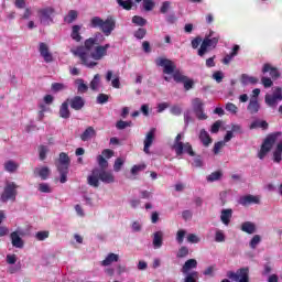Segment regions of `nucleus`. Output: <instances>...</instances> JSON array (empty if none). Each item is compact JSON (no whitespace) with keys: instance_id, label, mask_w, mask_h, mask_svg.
Masks as SVG:
<instances>
[{"instance_id":"nucleus-1","label":"nucleus","mask_w":282,"mask_h":282,"mask_svg":"<svg viewBox=\"0 0 282 282\" xmlns=\"http://www.w3.org/2000/svg\"><path fill=\"white\" fill-rule=\"evenodd\" d=\"M89 28H93L94 30L100 29L102 33L96 32L93 37L85 40L84 46H77L76 48L70 50V52L82 61V65H85L86 67H96L98 62L89 61L91 50L98 47L101 43H105V36H111V33L116 30V19L109 17L106 20H102L100 17H93L89 22Z\"/></svg>"},{"instance_id":"nucleus-2","label":"nucleus","mask_w":282,"mask_h":282,"mask_svg":"<svg viewBox=\"0 0 282 282\" xmlns=\"http://www.w3.org/2000/svg\"><path fill=\"white\" fill-rule=\"evenodd\" d=\"M69 164H72V159H69V155L65 152L59 153L55 165L61 175V184H65V182H67V175L69 174Z\"/></svg>"},{"instance_id":"nucleus-3","label":"nucleus","mask_w":282,"mask_h":282,"mask_svg":"<svg viewBox=\"0 0 282 282\" xmlns=\"http://www.w3.org/2000/svg\"><path fill=\"white\" fill-rule=\"evenodd\" d=\"M281 132H273L267 135L258 153L259 160H263L265 155H268V153L272 151V147L276 144V141L279 140V138H281Z\"/></svg>"},{"instance_id":"nucleus-4","label":"nucleus","mask_w":282,"mask_h":282,"mask_svg":"<svg viewBox=\"0 0 282 282\" xmlns=\"http://www.w3.org/2000/svg\"><path fill=\"white\" fill-rule=\"evenodd\" d=\"M19 185H17V183L7 182L0 196V200L2 202V204H6L8 202H17V195H19V192L17 191Z\"/></svg>"},{"instance_id":"nucleus-5","label":"nucleus","mask_w":282,"mask_h":282,"mask_svg":"<svg viewBox=\"0 0 282 282\" xmlns=\"http://www.w3.org/2000/svg\"><path fill=\"white\" fill-rule=\"evenodd\" d=\"M219 39H221L219 35H216L214 37L205 36L200 47L197 51V55L200 56V58H204L210 50H215L217 45L219 44Z\"/></svg>"},{"instance_id":"nucleus-6","label":"nucleus","mask_w":282,"mask_h":282,"mask_svg":"<svg viewBox=\"0 0 282 282\" xmlns=\"http://www.w3.org/2000/svg\"><path fill=\"white\" fill-rule=\"evenodd\" d=\"M227 276L235 282H250V268H240L236 272L228 271Z\"/></svg>"},{"instance_id":"nucleus-7","label":"nucleus","mask_w":282,"mask_h":282,"mask_svg":"<svg viewBox=\"0 0 282 282\" xmlns=\"http://www.w3.org/2000/svg\"><path fill=\"white\" fill-rule=\"evenodd\" d=\"M56 11L52 7L37 10L41 25H52L54 23V13Z\"/></svg>"},{"instance_id":"nucleus-8","label":"nucleus","mask_w":282,"mask_h":282,"mask_svg":"<svg viewBox=\"0 0 282 282\" xmlns=\"http://www.w3.org/2000/svg\"><path fill=\"white\" fill-rule=\"evenodd\" d=\"M155 64L158 65V67H162L163 68V74H175V69L177 66H175V63H173V61L166 58V57H158L155 59Z\"/></svg>"},{"instance_id":"nucleus-9","label":"nucleus","mask_w":282,"mask_h":282,"mask_svg":"<svg viewBox=\"0 0 282 282\" xmlns=\"http://www.w3.org/2000/svg\"><path fill=\"white\" fill-rule=\"evenodd\" d=\"M193 111L198 120H207L208 116L204 113V101L199 98L192 100Z\"/></svg>"},{"instance_id":"nucleus-10","label":"nucleus","mask_w":282,"mask_h":282,"mask_svg":"<svg viewBox=\"0 0 282 282\" xmlns=\"http://www.w3.org/2000/svg\"><path fill=\"white\" fill-rule=\"evenodd\" d=\"M111 47L110 44L95 46L94 52H90V58L94 61H102L107 56V50Z\"/></svg>"},{"instance_id":"nucleus-11","label":"nucleus","mask_w":282,"mask_h":282,"mask_svg":"<svg viewBox=\"0 0 282 282\" xmlns=\"http://www.w3.org/2000/svg\"><path fill=\"white\" fill-rule=\"evenodd\" d=\"M66 102H68L70 109H74L75 111H80L85 107V99L80 96L68 98L66 99Z\"/></svg>"},{"instance_id":"nucleus-12","label":"nucleus","mask_w":282,"mask_h":282,"mask_svg":"<svg viewBox=\"0 0 282 282\" xmlns=\"http://www.w3.org/2000/svg\"><path fill=\"white\" fill-rule=\"evenodd\" d=\"M39 52L45 63H52L54 61V56L50 52V46H47L44 42L40 43Z\"/></svg>"},{"instance_id":"nucleus-13","label":"nucleus","mask_w":282,"mask_h":282,"mask_svg":"<svg viewBox=\"0 0 282 282\" xmlns=\"http://www.w3.org/2000/svg\"><path fill=\"white\" fill-rule=\"evenodd\" d=\"M182 133H178L174 139L173 150L175 151V154L177 158L184 155V142H182Z\"/></svg>"},{"instance_id":"nucleus-14","label":"nucleus","mask_w":282,"mask_h":282,"mask_svg":"<svg viewBox=\"0 0 282 282\" xmlns=\"http://www.w3.org/2000/svg\"><path fill=\"white\" fill-rule=\"evenodd\" d=\"M238 203L240 204V206H250L251 204H260L261 199L259 198V196L249 194L240 197Z\"/></svg>"},{"instance_id":"nucleus-15","label":"nucleus","mask_w":282,"mask_h":282,"mask_svg":"<svg viewBox=\"0 0 282 282\" xmlns=\"http://www.w3.org/2000/svg\"><path fill=\"white\" fill-rule=\"evenodd\" d=\"M268 73L270 74L273 80H276V78H281V73L279 72V68L267 63L262 67V74H268Z\"/></svg>"},{"instance_id":"nucleus-16","label":"nucleus","mask_w":282,"mask_h":282,"mask_svg":"<svg viewBox=\"0 0 282 282\" xmlns=\"http://www.w3.org/2000/svg\"><path fill=\"white\" fill-rule=\"evenodd\" d=\"M99 173V180L100 182H104V184H113L116 182V177L113 176V173L105 170L98 169Z\"/></svg>"},{"instance_id":"nucleus-17","label":"nucleus","mask_w":282,"mask_h":282,"mask_svg":"<svg viewBox=\"0 0 282 282\" xmlns=\"http://www.w3.org/2000/svg\"><path fill=\"white\" fill-rule=\"evenodd\" d=\"M154 140H155V128H151L144 139V148H143L144 153H149V149H151V145L153 144Z\"/></svg>"},{"instance_id":"nucleus-18","label":"nucleus","mask_w":282,"mask_h":282,"mask_svg":"<svg viewBox=\"0 0 282 282\" xmlns=\"http://www.w3.org/2000/svg\"><path fill=\"white\" fill-rule=\"evenodd\" d=\"M260 109H261V104H259V99L250 98L249 105L247 106V111H249L251 116H256V113H259Z\"/></svg>"},{"instance_id":"nucleus-19","label":"nucleus","mask_w":282,"mask_h":282,"mask_svg":"<svg viewBox=\"0 0 282 282\" xmlns=\"http://www.w3.org/2000/svg\"><path fill=\"white\" fill-rule=\"evenodd\" d=\"M87 182L89 186H93L94 188H98V186H100V175L98 169L93 170L91 175L87 177Z\"/></svg>"},{"instance_id":"nucleus-20","label":"nucleus","mask_w":282,"mask_h":282,"mask_svg":"<svg viewBox=\"0 0 282 282\" xmlns=\"http://www.w3.org/2000/svg\"><path fill=\"white\" fill-rule=\"evenodd\" d=\"M120 261V256L117 253H108L105 260L100 262V265L107 268L111 265V263H118Z\"/></svg>"},{"instance_id":"nucleus-21","label":"nucleus","mask_w":282,"mask_h":282,"mask_svg":"<svg viewBox=\"0 0 282 282\" xmlns=\"http://www.w3.org/2000/svg\"><path fill=\"white\" fill-rule=\"evenodd\" d=\"M197 268V260L196 259H188L182 267L181 272L182 274L191 273V270H195Z\"/></svg>"},{"instance_id":"nucleus-22","label":"nucleus","mask_w":282,"mask_h":282,"mask_svg":"<svg viewBox=\"0 0 282 282\" xmlns=\"http://www.w3.org/2000/svg\"><path fill=\"white\" fill-rule=\"evenodd\" d=\"M198 138L204 147H210V144H213V138H210L206 129L200 130Z\"/></svg>"},{"instance_id":"nucleus-23","label":"nucleus","mask_w":282,"mask_h":282,"mask_svg":"<svg viewBox=\"0 0 282 282\" xmlns=\"http://www.w3.org/2000/svg\"><path fill=\"white\" fill-rule=\"evenodd\" d=\"M152 243L155 250L160 249V247L164 243V232L162 231L154 232Z\"/></svg>"},{"instance_id":"nucleus-24","label":"nucleus","mask_w":282,"mask_h":282,"mask_svg":"<svg viewBox=\"0 0 282 282\" xmlns=\"http://www.w3.org/2000/svg\"><path fill=\"white\" fill-rule=\"evenodd\" d=\"M72 117V112L69 111V104L64 101L59 107V118H63L64 120H68V118Z\"/></svg>"},{"instance_id":"nucleus-25","label":"nucleus","mask_w":282,"mask_h":282,"mask_svg":"<svg viewBox=\"0 0 282 282\" xmlns=\"http://www.w3.org/2000/svg\"><path fill=\"white\" fill-rule=\"evenodd\" d=\"M10 238L13 248H23L24 242L23 239H21V236H19V232H11Z\"/></svg>"},{"instance_id":"nucleus-26","label":"nucleus","mask_w":282,"mask_h":282,"mask_svg":"<svg viewBox=\"0 0 282 282\" xmlns=\"http://www.w3.org/2000/svg\"><path fill=\"white\" fill-rule=\"evenodd\" d=\"M91 138H96V129L90 126L80 134V140L83 142H88Z\"/></svg>"},{"instance_id":"nucleus-27","label":"nucleus","mask_w":282,"mask_h":282,"mask_svg":"<svg viewBox=\"0 0 282 282\" xmlns=\"http://www.w3.org/2000/svg\"><path fill=\"white\" fill-rule=\"evenodd\" d=\"M230 219H232V210L230 208L223 209L220 213V220L225 226H230Z\"/></svg>"},{"instance_id":"nucleus-28","label":"nucleus","mask_w":282,"mask_h":282,"mask_svg":"<svg viewBox=\"0 0 282 282\" xmlns=\"http://www.w3.org/2000/svg\"><path fill=\"white\" fill-rule=\"evenodd\" d=\"M70 39L76 41V43H80V41H83V36L80 35V25L75 24L72 26Z\"/></svg>"},{"instance_id":"nucleus-29","label":"nucleus","mask_w":282,"mask_h":282,"mask_svg":"<svg viewBox=\"0 0 282 282\" xmlns=\"http://www.w3.org/2000/svg\"><path fill=\"white\" fill-rule=\"evenodd\" d=\"M240 83L242 85H257V83H259V79L257 77H252L247 74H242L241 78H240Z\"/></svg>"},{"instance_id":"nucleus-30","label":"nucleus","mask_w":282,"mask_h":282,"mask_svg":"<svg viewBox=\"0 0 282 282\" xmlns=\"http://www.w3.org/2000/svg\"><path fill=\"white\" fill-rule=\"evenodd\" d=\"M270 124L265 120H256L250 124V129H262L263 131L268 130Z\"/></svg>"},{"instance_id":"nucleus-31","label":"nucleus","mask_w":282,"mask_h":282,"mask_svg":"<svg viewBox=\"0 0 282 282\" xmlns=\"http://www.w3.org/2000/svg\"><path fill=\"white\" fill-rule=\"evenodd\" d=\"M241 230L242 232H247V235H253V232H256L257 230V227L254 226V224L246 221L241 225Z\"/></svg>"},{"instance_id":"nucleus-32","label":"nucleus","mask_w":282,"mask_h":282,"mask_svg":"<svg viewBox=\"0 0 282 282\" xmlns=\"http://www.w3.org/2000/svg\"><path fill=\"white\" fill-rule=\"evenodd\" d=\"M18 169H19V163L12 160H9L4 163V171H7V173H14Z\"/></svg>"},{"instance_id":"nucleus-33","label":"nucleus","mask_w":282,"mask_h":282,"mask_svg":"<svg viewBox=\"0 0 282 282\" xmlns=\"http://www.w3.org/2000/svg\"><path fill=\"white\" fill-rule=\"evenodd\" d=\"M75 83L77 85L78 94H87L89 86H87V84H85V80H83L82 78H78L75 80Z\"/></svg>"},{"instance_id":"nucleus-34","label":"nucleus","mask_w":282,"mask_h":282,"mask_svg":"<svg viewBox=\"0 0 282 282\" xmlns=\"http://www.w3.org/2000/svg\"><path fill=\"white\" fill-rule=\"evenodd\" d=\"M264 102L268 105V107L274 108L276 105H279V99L274 95H265Z\"/></svg>"},{"instance_id":"nucleus-35","label":"nucleus","mask_w":282,"mask_h":282,"mask_svg":"<svg viewBox=\"0 0 282 282\" xmlns=\"http://www.w3.org/2000/svg\"><path fill=\"white\" fill-rule=\"evenodd\" d=\"M78 19V11L76 10H70L68 11L67 15L64 18L65 23H74Z\"/></svg>"},{"instance_id":"nucleus-36","label":"nucleus","mask_w":282,"mask_h":282,"mask_svg":"<svg viewBox=\"0 0 282 282\" xmlns=\"http://www.w3.org/2000/svg\"><path fill=\"white\" fill-rule=\"evenodd\" d=\"M185 279L184 282H197L199 279V272L197 271H192L189 273H185Z\"/></svg>"},{"instance_id":"nucleus-37","label":"nucleus","mask_w":282,"mask_h":282,"mask_svg":"<svg viewBox=\"0 0 282 282\" xmlns=\"http://www.w3.org/2000/svg\"><path fill=\"white\" fill-rule=\"evenodd\" d=\"M35 173L39 174L41 180H47L50 177V167L43 166L42 169H35Z\"/></svg>"},{"instance_id":"nucleus-38","label":"nucleus","mask_w":282,"mask_h":282,"mask_svg":"<svg viewBox=\"0 0 282 282\" xmlns=\"http://www.w3.org/2000/svg\"><path fill=\"white\" fill-rule=\"evenodd\" d=\"M118 6H120L123 10H131L133 8V0H116Z\"/></svg>"},{"instance_id":"nucleus-39","label":"nucleus","mask_w":282,"mask_h":282,"mask_svg":"<svg viewBox=\"0 0 282 282\" xmlns=\"http://www.w3.org/2000/svg\"><path fill=\"white\" fill-rule=\"evenodd\" d=\"M183 153H186L189 158H195V150H193V145L189 142L183 143Z\"/></svg>"},{"instance_id":"nucleus-40","label":"nucleus","mask_w":282,"mask_h":282,"mask_svg":"<svg viewBox=\"0 0 282 282\" xmlns=\"http://www.w3.org/2000/svg\"><path fill=\"white\" fill-rule=\"evenodd\" d=\"M132 23L134 25H139V28H144V25H147V19H144L140 15H134V17H132Z\"/></svg>"},{"instance_id":"nucleus-41","label":"nucleus","mask_w":282,"mask_h":282,"mask_svg":"<svg viewBox=\"0 0 282 282\" xmlns=\"http://www.w3.org/2000/svg\"><path fill=\"white\" fill-rule=\"evenodd\" d=\"M127 127H133V122L119 120L116 123V128L119 129L120 131H122V129H127Z\"/></svg>"},{"instance_id":"nucleus-42","label":"nucleus","mask_w":282,"mask_h":282,"mask_svg":"<svg viewBox=\"0 0 282 282\" xmlns=\"http://www.w3.org/2000/svg\"><path fill=\"white\" fill-rule=\"evenodd\" d=\"M221 171L213 172L207 176V182H217V180H221Z\"/></svg>"},{"instance_id":"nucleus-43","label":"nucleus","mask_w":282,"mask_h":282,"mask_svg":"<svg viewBox=\"0 0 282 282\" xmlns=\"http://www.w3.org/2000/svg\"><path fill=\"white\" fill-rule=\"evenodd\" d=\"M122 166H124V160H122V158L116 159L115 164H113V171L116 173H119V171L122 170Z\"/></svg>"},{"instance_id":"nucleus-44","label":"nucleus","mask_w":282,"mask_h":282,"mask_svg":"<svg viewBox=\"0 0 282 282\" xmlns=\"http://www.w3.org/2000/svg\"><path fill=\"white\" fill-rule=\"evenodd\" d=\"M155 8V2L153 0H143V10L145 12H151Z\"/></svg>"},{"instance_id":"nucleus-45","label":"nucleus","mask_w":282,"mask_h":282,"mask_svg":"<svg viewBox=\"0 0 282 282\" xmlns=\"http://www.w3.org/2000/svg\"><path fill=\"white\" fill-rule=\"evenodd\" d=\"M98 85H100V75L96 74L90 82V89H93V91H96V89H98Z\"/></svg>"},{"instance_id":"nucleus-46","label":"nucleus","mask_w":282,"mask_h":282,"mask_svg":"<svg viewBox=\"0 0 282 282\" xmlns=\"http://www.w3.org/2000/svg\"><path fill=\"white\" fill-rule=\"evenodd\" d=\"M145 36H147V29L144 28H139L134 32V37L138 39L139 41H142V39H144Z\"/></svg>"},{"instance_id":"nucleus-47","label":"nucleus","mask_w":282,"mask_h":282,"mask_svg":"<svg viewBox=\"0 0 282 282\" xmlns=\"http://www.w3.org/2000/svg\"><path fill=\"white\" fill-rule=\"evenodd\" d=\"M188 254V247L182 246L176 253L177 259H184Z\"/></svg>"},{"instance_id":"nucleus-48","label":"nucleus","mask_w":282,"mask_h":282,"mask_svg":"<svg viewBox=\"0 0 282 282\" xmlns=\"http://www.w3.org/2000/svg\"><path fill=\"white\" fill-rule=\"evenodd\" d=\"M186 78H188V77L186 75H183L180 72L173 73V79L175 80V83H184V80H186Z\"/></svg>"},{"instance_id":"nucleus-49","label":"nucleus","mask_w":282,"mask_h":282,"mask_svg":"<svg viewBox=\"0 0 282 282\" xmlns=\"http://www.w3.org/2000/svg\"><path fill=\"white\" fill-rule=\"evenodd\" d=\"M260 243H261V236L256 235L250 240V248H252V250H254Z\"/></svg>"},{"instance_id":"nucleus-50","label":"nucleus","mask_w":282,"mask_h":282,"mask_svg":"<svg viewBox=\"0 0 282 282\" xmlns=\"http://www.w3.org/2000/svg\"><path fill=\"white\" fill-rule=\"evenodd\" d=\"M184 237H186V230L180 229L176 232V241H177V243H180V246H182V243H184Z\"/></svg>"},{"instance_id":"nucleus-51","label":"nucleus","mask_w":282,"mask_h":282,"mask_svg":"<svg viewBox=\"0 0 282 282\" xmlns=\"http://www.w3.org/2000/svg\"><path fill=\"white\" fill-rule=\"evenodd\" d=\"M106 102H109V95H107V94H99L97 96V104L98 105H106Z\"/></svg>"},{"instance_id":"nucleus-52","label":"nucleus","mask_w":282,"mask_h":282,"mask_svg":"<svg viewBox=\"0 0 282 282\" xmlns=\"http://www.w3.org/2000/svg\"><path fill=\"white\" fill-rule=\"evenodd\" d=\"M37 241H45L50 237V231H37L35 234Z\"/></svg>"},{"instance_id":"nucleus-53","label":"nucleus","mask_w":282,"mask_h":282,"mask_svg":"<svg viewBox=\"0 0 282 282\" xmlns=\"http://www.w3.org/2000/svg\"><path fill=\"white\" fill-rule=\"evenodd\" d=\"M97 160H98V164L101 170L105 171V169H107V166H109V162H107V159H105L104 155H98Z\"/></svg>"},{"instance_id":"nucleus-54","label":"nucleus","mask_w":282,"mask_h":282,"mask_svg":"<svg viewBox=\"0 0 282 282\" xmlns=\"http://www.w3.org/2000/svg\"><path fill=\"white\" fill-rule=\"evenodd\" d=\"M185 91H191L193 89L195 82L193 79L186 77V79L183 82Z\"/></svg>"},{"instance_id":"nucleus-55","label":"nucleus","mask_w":282,"mask_h":282,"mask_svg":"<svg viewBox=\"0 0 282 282\" xmlns=\"http://www.w3.org/2000/svg\"><path fill=\"white\" fill-rule=\"evenodd\" d=\"M226 111H229V113H238L239 108L237 107V105L232 104V102H228L225 107Z\"/></svg>"},{"instance_id":"nucleus-56","label":"nucleus","mask_w":282,"mask_h":282,"mask_svg":"<svg viewBox=\"0 0 282 282\" xmlns=\"http://www.w3.org/2000/svg\"><path fill=\"white\" fill-rule=\"evenodd\" d=\"M144 169H147V164L133 165L131 169V174L138 175V173H140V171H144Z\"/></svg>"},{"instance_id":"nucleus-57","label":"nucleus","mask_w":282,"mask_h":282,"mask_svg":"<svg viewBox=\"0 0 282 282\" xmlns=\"http://www.w3.org/2000/svg\"><path fill=\"white\" fill-rule=\"evenodd\" d=\"M215 241L217 243H223V241H226V235H224L221 230L216 231Z\"/></svg>"},{"instance_id":"nucleus-58","label":"nucleus","mask_w":282,"mask_h":282,"mask_svg":"<svg viewBox=\"0 0 282 282\" xmlns=\"http://www.w3.org/2000/svg\"><path fill=\"white\" fill-rule=\"evenodd\" d=\"M225 144H226V143H225L224 141H218V142H216V143L214 144V150H213L214 154H215V155H218L219 151H221V149H224Z\"/></svg>"},{"instance_id":"nucleus-59","label":"nucleus","mask_w":282,"mask_h":282,"mask_svg":"<svg viewBox=\"0 0 282 282\" xmlns=\"http://www.w3.org/2000/svg\"><path fill=\"white\" fill-rule=\"evenodd\" d=\"M39 153H40V160L42 161L45 160L47 158V147L40 145Z\"/></svg>"},{"instance_id":"nucleus-60","label":"nucleus","mask_w":282,"mask_h":282,"mask_svg":"<svg viewBox=\"0 0 282 282\" xmlns=\"http://www.w3.org/2000/svg\"><path fill=\"white\" fill-rule=\"evenodd\" d=\"M261 83L265 89H269V87H272V85H274L270 77H262Z\"/></svg>"},{"instance_id":"nucleus-61","label":"nucleus","mask_w":282,"mask_h":282,"mask_svg":"<svg viewBox=\"0 0 282 282\" xmlns=\"http://www.w3.org/2000/svg\"><path fill=\"white\" fill-rule=\"evenodd\" d=\"M171 10V2L170 1H164L160 8L161 14H166Z\"/></svg>"},{"instance_id":"nucleus-62","label":"nucleus","mask_w":282,"mask_h":282,"mask_svg":"<svg viewBox=\"0 0 282 282\" xmlns=\"http://www.w3.org/2000/svg\"><path fill=\"white\" fill-rule=\"evenodd\" d=\"M187 241L188 243H199V237H197L195 234H188Z\"/></svg>"},{"instance_id":"nucleus-63","label":"nucleus","mask_w":282,"mask_h":282,"mask_svg":"<svg viewBox=\"0 0 282 282\" xmlns=\"http://www.w3.org/2000/svg\"><path fill=\"white\" fill-rule=\"evenodd\" d=\"M219 129H221V121L218 120L215 123H213L210 128V133H219Z\"/></svg>"},{"instance_id":"nucleus-64","label":"nucleus","mask_w":282,"mask_h":282,"mask_svg":"<svg viewBox=\"0 0 282 282\" xmlns=\"http://www.w3.org/2000/svg\"><path fill=\"white\" fill-rule=\"evenodd\" d=\"M272 96L279 99V101L282 100V88L281 87H275L273 90Z\"/></svg>"}]
</instances>
